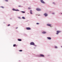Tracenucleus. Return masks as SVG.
Segmentation results:
<instances>
[{
	"instance_id": "obj_19",
	"label": "nucleus",
	"mask_w": 62,
	"mask_h": 62,
	"mask_svg": "<svg viewBox=\"0 0 62 62\" xmlns=\"http://www.w3.org/2000/svg\"><path fill=\"white\" fill-rule=\"evenodd\" d=\"M55 48H58V47H57V46H55Z\"/></svg>"
},
{
	"instance_id": "obj_15",
	"label": "nucleus",
	"mask_w": 62,
	"mask_h": 62,
	"mask_svg": "<svg viewBox=\"0 0 62 62\" xmlns=\"http://www.w3.org/2000/svg\"><path fill=\"white\" fill-rule=\"evenodd\" d=\"M0 8H4V7L3 6H1L0 7Z\"/></svg>"
},
{
	"instance_id": "obj_4",
	"label": "nucleus",
	"mask_w": 62,
	"mask_h": 62,
	"mask_svg": "<svg viewBox=\"0 0 62 62\" xmlns=\"http://www.w3.org/2000/svg\"><path fill=\"white\" fill-rule=\"evenodd\" d=\"M26 29L28 30H31V28L30 27H27L26 28Z\"/></svg>"
},
{
	"instance_id": "obj_20",
	"label": "nucleus",
	"mask_w": 62,
	"mask_h": 62,
	"mask_svg": "<svg viewBox=\"0 0 62 62\" xmlns=\"http://www.w3.org/2000/svg\"><path fill=\"white\" fill-rule=\"evenodd\" d=\"M5 1H6V2L8 1V0H5Z\"/></svg>"
},
{
	"instance_id": "obj_28",
	"label": "nucleus",
	"mask_w": 62,
	"mask_h": 62,
	"mask_svg": "<svg viewBox=\"0 0 62 62\" xmlns=\"http://www.w3.org/2000/svg\"><path fill=\"white\" fill-rule=\"evenodd\" d=\"M61 14H62V13H61Z\"/></svg>"
},
{
	"instance_id": "obj_24",
	"label": "nucleus",
	"mask_w": 62,
	"mask_h": 62,
	"mask_svg": "<svg viewBox=\"0 0 62 62\" xmlns=\"http://www.w3.org/2000/svg\"><path fill=\"white\" fill-rule=\"evenodd\" d=\"M37 24H39V23H36Z\"/></svg>"
},
{
	"instance_id": "obj_3",
	"label": "nucleus",
	"mask_w": 62,
	"mask_h": 62,
	"mask_svg": "<svg viewBox=\"0 0 62 62\" xmlns=\"http://www.w3.org/2000/svg\"><path fill=\"white\" fill-rule=\"evenodd\" d=\"M44 15L45 17H47V16H48V14L46 13H45L44 14Z\"/></svg>"
},
{
	"instance_id": "obj_5",
	"label": "nucleus",
	"mask_w": 62,
	"mask_h": 62,
	"mask_svg": "<svg viewBox=\"0 0 62 62\" xmlns=\"http://www.w3.org/2000/svg\"><path fill=\"white\" fill-rule=\"evenodd\" d=\"M40 56H41V57H44V55H43V54H40Z\"/></svg>"
},
{
	"instance_id": "obj_16",
	"label": "nucleus",
	"mask_w": 62,
	"mask_h": 62,
	"mask_svg": "<svg viewBox=\"0 0 62 62\" xmlns=\"http://www.w3.org/2000/svg\"><path fill=\"white\" fill-rule=\"evenodd\" d=\"M13 10L14 11H15L16 9H13Z\"/></svg>"
},
{
	"instance_id": "obj_6",
	"label": "nucleus",
	"mask_w": 62,
	"mask_h": 62,
	"mask_svg": "<svg viewBox=\"0 0 62 62\" xmlns=\"http://www.w3.org/2000/svg\"><path fill=\"white\" fill-rule=\"evenodd\" d=\"M47 26H50V27H51V25L50 24H47Z\"/></svg>"
},
{
	"instance_id": "obj_1",
	"label": "nucleus",
	"mask_w": 62,
	"mask_h": 62,
	"mask_svg": "<svg viewBox=\"0 0 62 62\" xmlns=\"http://www.w3.org/2000/svg\"><path fill=\"white\" fill-rule=\"evenodd\" d=\"M57 32L56 34H57V35H58V34H59V33H61V31H57Z\"/></svg>"
},
{
	"instance_id": "obj_10",
	"label": "nucleus",
	"mask_w": 62,
	"mask_h": 62,
	"mask_svg": "<svg viewBox=\"0 0 62 62\" xmlns=\"http://www.w3.org/2000/svg\"><path fill=\"white\" fill-rule=\"evenodd\" d=\"M18 41H22V39H18Z\"/></svg>"
},
{
	"instance_id": "obj_13",
	"label": "nucleus",
	"mask_w": 62,
	"mask_h": 62,
	"mask_svg": "<svg viewBox=\"0 0 62 62\" xmlns=\"http://www.w3.org/2000/svg\"><path fill=\"white\" fill-rule=\"evenodd\" d=\"M15 11H19V10L18 9H16V10Z\"/></svg>"
},
{
	"instance_id": "obj_11",
	"label": "nucleus",
	"mask_w": 62,
	"mask_h": 62,
	"mask_svg": "<svg viewBox=\"0 0 62 62\" xmlns=\"http://www.w3.org/2000/svg\"><path fill=\"white\" fill-rule=\"evenodd\" d=\"M22 18L23 19H25V18L24 17H22Z\"/></svg>"
},
{
	"instance_id": "obj_2",
	"label": "nucleus",
	"mask_w": 62,
	"mask_h": 62,
	"mask_svg": "<svg viewBox=\"0 0 62 62\" xmlns=\"http://www.w3.org/2000/svg\"><path fill=\"white\" fill-rule=\"evenodd\" d=\"M40 0L42 3H43V4H45V2L43 1V0Z\"/></svg>"
},
{
	"instance_id": "obj_18",
	"label": "nucleus",
	"mask_w": 62,
	"mask_h": 62,
	"mask_svg": "<svg viewBox=\"0 0 62 62\" xmlns=\"http://www.w3.org/2000/svg\"><path fill=\"white\" fill-rule=\"evenodd\" d=\"M28 8V9H31V8L29 7V8Z\"/></svg>"
},
{
	"instance_id": "obj_21",
	"label": "nucleus",
	"mask_w": 62,
	"mask_h": 62,
	"mask_svg": "<svg viewBox=\"0 0 62 62\" xmlns=\"http://www.w3.org/2000/svg\"><path fill=\"white\" fill-rule=\"evenodd\" d=\"M18 18L19 19H21V17H18Z\"/></svg>"
},
{
	"instance_id": "obj_7",
	"label": "nucleus",
	"mask_w": 62,
	"mask_h": 62,
	"mask_svg": "<svg viewBox=\"0 0 62 62\" xmlns=\"http://www.w3.org/2000/svg\"><path fill=\"white\" fill-rule=\"evenodd\" d=\"M46 33L47 32H45V31H43L42 33V34H46Z\"/></svg>"
},
{
	"instance_id": "obj_29",
	"label": "nucleus",
	"mask_w": 62,
	"mask_h": 62,
	"mask_svg": "<svg viewBox=\"0 0 62 62\" xmlns=\"http://www.w3.org/2000/svg\"><path fill=\"white\" fill-rule=\"evenodd\" d=\"M61 47H62V46H61Z\"/></svg>"
},
{
	"instance_id": "obj_14",
	"label": "nucleus",
	"mask_w": 62,
	"mask_h": 62,
	"mask_svg": "<svg viewBox=\"0 0 62 62\" xmlns=\"http://www.w3.org/2000/svg\"><path fill=\"white\" fill-rule=\"evenodd\" d=\"M21 12H22V13H25V12L23 11H22Z\"/></svg>"
},
{
	"instance_id": "obj_9",
	"label": "nucleus",
	"mask_w": 62,
	"mask_h": 62,
	"mask_svg": "<svg viewBox=\"0 0 62 62\" xmlns=\"http://www.w3.org/2000/svg\"><path fill=\"white\" fill-rule=\"evenodd\" d=\"M32 11L31 10H30V13L31 14H32Z\"/></svg>"
},
{
	"instance_id": "obj_17",
	"label": "nucleus",
	"mask_w": 62,
	"mask_h": 62,
	"mask_svg": "<svg viewBox=\"0 0 62 62\" xmlns=\"http://www.w3.org/2000/svg\"><path fill=\"white\" fill-rule=\"evenodd\" d=\"M41 9H39V11H41Z\"/></svg>"
},
{
	"instance_id": "obj_26",
	"label": "nucleus",
	"mask_w": 62,
	"mask_h": 62,
	"mask_svg": "<svg viewBox=\"0 0 62 62\" xmlns=\"http://www.w3.org/2000/svg\"><path fill=\"white\" fill-rule=\"evenodd\" d=\"M21 6H18V7H21Z\"/></svg>"
},
{
	"instance_id": "obj_12",
	"label": "nucleus",
	"mask_w": 62,
	"mask_h": 62,
	"mask_svg": "<svg viewBox=\"0 0 62 62\" xmlns=\"http://www.w3.org/2000/svg\"><path fill=\"white\" fill-rule=\"evenodd\" d=\"M38 11H39V9L38 8H37L36 9Z\"/></svg>"
},
{
	"instance_id": "obj_23",
	"label": "nucleus",
	"mask_w": 62,
	"mask_h": 62,
	"mask_svg": "<svg viewBox=\"0 0 62 62\" xmlns=\"http://www.w3.org/2000/svg\"><path fill=\"white\" fill-rule=\"evenodd\" d=\"M53 4H55V2H53Z\"/></svg>"
},
{
	"instance_id": "obj_8",
	"label": "nucleus",
	"mask_w": 62,
	"mask_h": 62,
	"mask_svg": "<svg viewBox=\"0 0 62 62\" xmlns=\"http://www.w3.org/2000/svg\"><path fill=\"white\" fill-rule=\"evenodd\" d=\"M47 38L48 39H51V37H48Z\"/></svg>"
},
{
	"instance_id": "obj_22",
	"label": "nucleus",
	"mask_w": 62,
	"mask_h": 62,
	"mask_svg": "<svg viewBox=\"0 0 62 62\" xmlns=\"http://www.w3.org/2000/svg\"><path fill=\"white\" fill-rule=\"evenodd\" d=\"M10 26V24H8V26Z\"/></svg>"
},
{
	"instance_id": "obj_27",
	"label": "nucleus",
	"mask_w": 62,
	"mask_h": 62,
	"mask_svg": "<svg viewBox=\"0 0 62 62\" xmlns=\"http://www.w3.org/2000/svg\"><path fill=\"white\" fill-rule=\"evenodd\" d=\"M16 28V29H17V28H18V27Z\"/></svg>"
},
{
	"instance_id": "obj_25",
	"label": "nucleus",
	"mask_w": 62,
	"mask_h": 62,
	"mask_svg": "<svg viewBox=\"0 0 62 62\" xmlns=\"http://www.w3.org/2000/svg\"><path fill=\"white\" fill-rule=\"evenodd\" d=\"M52 14H54V13H52Z\"/></svg>"
}]
</instances>
